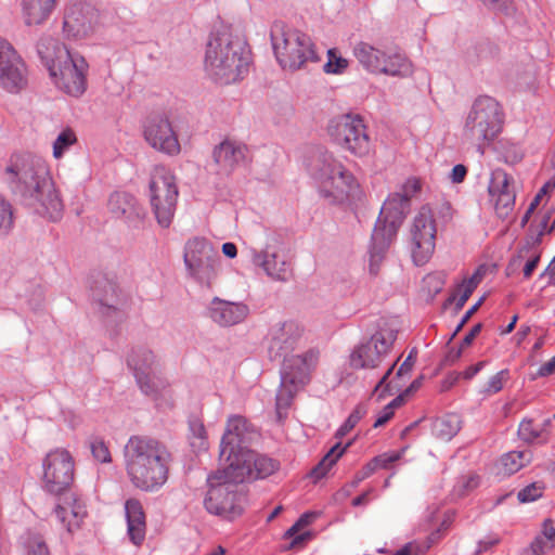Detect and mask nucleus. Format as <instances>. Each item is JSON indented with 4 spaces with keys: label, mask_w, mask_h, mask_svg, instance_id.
Here are the masks:
<instances>
[{
    "label": "nucleus",
    "mask_w": 555,
    "mask_h": 555,
    "mask_svg": "<svg viewBox=\"0 0 555 555\" xmlns=\"http://www.w3.org/2000/svg\"><path fill=\"white\" fill-rule=\"evenodd\" d=\"M545 486L541 481H534L522 488L517 498L521 503L533 502L542 496Z\"/></svg>",
    "instance_id": "09e8293b"
},
{
    "label": "nucleus",
    "mask_w": 555,
    "mask_h": 555,
    "mask_svg": "<svg viewBox=\"0 0 555 555\" xmlns=\"http://www.w3.org/2000/svg\"><path fill=\"white\" fill-rule=\"evenodd\" d=\"M89 448L91 451V454L93 459L99 463H111L112 462V455L108 449V446L105 443V441L100 437H92L90 438Z\"/></svg>",
    "instance_id": "c03bdc74"
},
{
    "label": "nucleus",
    "mask_w": 555,
    "mask_h": 555,
    "mask_svg": "<svg viewBox=\"0 0 555 555\" xmlns=\"http://www.w3.org/2000/svg\"><path fill=\"white\" fill-rule=\"evenodd\" d=\"M396 339V331L379 330L353 348L349 356L350 366L356 370H375L388 354Z\"/></svg>",
    "instance_id": "dca6fc26"
},
{
    "label": "nucleus",
    "mask_w": 555,
    "mask_h": 555,
    "mask_svg": "<svg viewBox=\"0 0 555 555\" xmlns=\"http://www.w3.org/2000/svg\"><path fill=\"white\" fill-rule=\"evenodd\" d=\"M56 496L57 502L53 509L56 519L68 532L78 530L88 515L86 503L72 491Z\"/></svg>",
    "instance_id": "b1692460"
},
{
    "label": "nucleus",
    "mask_w": 555,
    "mask_h": 555,
    "mask_svg": "<svg viewBox=\"0 0 555 555\" xmlns=\"http://www.w3.org/2000/svg\"><path fill=\"white\" fill-rule=\"evenodd\" d=\"M513 178L504 169L496 168L491 172L488 192L494 203L496 215L505 219L512 212L516 193L511 186Z\"/></svg>",
    "instance_id": "4be33fe9"
},
{
    "label": "nucleus",
    "mask_w": 555,
    "mask_h": 555,
    "mask_svg": "<svg viewBox=\"0 0 555 555\" xmlns=\"http://www.w3.org/2000/svg\"><path fill=\"white\" fill-rule=\"evenodd\" d=\"M541 537H543L548 542H553V539L555 538V527L551 519L544 520Z\"/></svg>",
    "instance_id": "338daca9"
},
{
    "label": "nucleus",
    "mask_w": 555,
    "mask_h": 555,
    "mask_svg": "<svg viewBox=\"0 0 555 555\" xmlns=\"http://www.w3.org/2000/svg\"><path fill=\"white\" fill-rule=\"evenodd\" d=\"M504 124V112L501 104L492 96L477 98L467 113L463 137L475 145L480 154L485 153L501 133Z\"/></svg>",
    "instance_id": "39448f33"
},
{
    "label": "nucleus",
    "mask_w": 555,
    "mask_h": 555,
    "mask_svg": "<svg viewBox=\"0 0 555 555\" xmlns=\"http://www.w3.org/2000/svg\"><path fill=\"white\" fill-rule=\"evenodd\" d=\"M190 430L193 437L199 440L198 446L204 447L206 439V430L203 423H201L199 421H192L190 423Z\"/></svg>",
    "instance_id": "6e6d98bb"
},
{
    "label": "nucleus",
    "mask_w": 555,
    "mask_h": 555,
    "mask_svg": "<svg viewBox=\"0 0 555 555\" xmlns=\"http://www.w3.org/2000/svg\"><path fill=\"white\" fill-rule=\"evenodd\" d=\"M508 370H502L498 372L489 379L485 391L488 393L499 392L503 388L504 383L508 379Z\"/></svg>",
    "instance_id": "3c124183"
},
{
    "label": "nucleus",
    "mask_w": 555,
    "mask_h": 555,
    "mask_svg": "<svg viewBox=\"0 0 555 555\" xmlns=\"http://www.w3.org/2000/svg\"><path fill=\"white\" fill-rule=\"evenodd\" d=\"M183 260L190 278L201 285L212 286L220 270L221 257L208 240H189L184 246Z\"/></svg>",
    "instance_id": "9d476101"
},
{
    "label": "nucleus",
    "mask_w": 555,
    "mask_h": 555,
    "mask_svg": "<svg viewBox=\"0 0 555 555\" xmlns=\"http://www.w3.org/2000/svg\"><path fill=\"white\" fill-rule=\"evenodd\" d=\"M421 190L420 180L415 178L408 179L405 183L402 185V191L400 192L402 195L408 197L410 202L411 197Z\"/></svg>",
    "instance_id": "5fc2aeb1"
},
{
    "label": "nucleus",
    "mask_w": 555,
    "mask_h": 555,
    "mask_svg": "<svg viewBox=\"0 0 555 555\" xmlns=\"http://www.w3.org/2000/svg\"><path fill=\"white\" fill-rule=\"evenodd\" d=\"M417 351L415 348H413L406 359L403 361V363L400 365L399 370L397 371V376L400 377L409 372H411L415 360H416Z\"/></svg>",
    "instance_id": "4d7b16f0"
},
{
    "label": "nucleus",
    "mask_w": 555,
    "mask_h": 555,
    "mask_svg": "<svg viewBox=\"0 0 555 555\" xmlns=\"http://www.w3.org/2000/svg\"><path fill=\"white\" fill-rule=\"evenodd\" d=\"M25 547L27 555H50L43 537L38 533L28 534Z\"/></svg>",
    "instance_id": "49530a36"
},
{
    "label": "nucleus",
    "mask_w": 555,
    "mask_h": 555,
    "mask_svg": "<svg viewBox=\"0 0 555 555\" xmlns=\"http://www.w3.org/2000/svg\"><path fill=\"white\" fill-rule=\"evenodd\" d=\"M402 452L391 451L388 453L379 454L371 460L375 469L389 468L395 462L401 457Z\"/></svg>",
    "instance_id": "8fccbe9b"
},
{
    "label": "nucleus",
    "mask_w": 555,
    "mask_h": 555,
    "mask_svg": "<svg viewBox=\"0 0 555 555\" xmlns=\"http://www.w3.org/2000/svg\"><path fill=\"white\" fill-rule=\"evenodd\" d=\"M500 542V538L498 535H489L478 542V548L476 550L475 554H481L483 552H487L492 546L496 545Z\"/></svg>",
    "instance_id": "13d9d810"
},
{
    "label": "nucleus",
    "mask_w": 555,
    "mask_h": 555,
    "mask_svg": "<svg viewBox=\"0 0 555 555\" xmlns=\"http://www.w3.org/2000/svg\"><path fill=\"white\" fill-rule=\"evenodd\" d=\"M410 232L413 261L417 266H423L434 254L437 232L433 211L428 205L420 208L413 219Z\"/></svg>",
    "instance_id": "f3484780"
},
{
    "label": "nucleus",
    "mask_w": 555,
    "mask_h": 555,
    "mask_svg": "<svg viewBox=\"0 0 555 555\" xmlns=\"http://www.w3.org/2000/svg\"><path fill=\"white\" fill-rule=\"evenodd\" d=\"M393 415V410L391 409V406H389L388 404L383 409V411H380V413L378 414L375 423H374V427H380L383 425H385Z\"/></svg>",
    "instance_id": "e2e57ef3"
},
{
    "label": "nucleus",
    "mask_w": 555,
    "mask_h": 555,
    "mask_svg": "<svg viewBox=\"0 0 555 555\" xmlns=\"http://www.w3.org/2000/svg\"><path fill=\"white\" fill-rule=\"evenodd\" d=\"M250 65V52L240 38L230 31L212 33L205 52V69L222 85L242 79Z\"/></svg>",
    "instance_id": "7ed1b4c3"
},
{
    "label": "nucleus",
    "mask_w": 555,
    "mask_h": 555,
    "mask_svg": "<svg viewBox=\"0 0 555 555\" xmlns=\"http://www.w3.org/2000/svg\"><path fill=\"white\" fill-rule=\"evenodd\" d=\"M248 307L241 302H232L212 298L208 306L209 318L220 326H233L243 322L248 315Z\"/></svg>",
    "instance_id": "cd10ccee"
},
{
    "label": "nucleus",
    "mask_w": 555,
    "mask_h": 555,
    "mask_svg": "<svg viewBox=\"0 0 555 555\" xmlns=\"http://www.w3.org/2000/svg\"><path fill=\"white\" fill-rule=\"evenodd\" d=\"M327 131L332 140L354 156H366L372 147L366 125L360 115L345 114L330 121Z\"/></svg>",
    "instance_id": "f8f14e48"
},
{
    "label": "nucleus",
    "mask_w": 555,
    "mask_h": 555,
    "mask_svg": "<svg viewBox=\"0 0 555 555\" xmlns=\"http://www.w3.org/2000/svg\"><path fill=\"white\" fill-rule=\"evenodd\" d=\"M393 238L395 237L382 233L379 229L373 230L369 260V269L371 274L376 275L378 273L385 254Z\"/></svg>",
    "instance_id": "f704fd0d"
},
{
    "label": "nucleus",
    "mask_w": 555,
    "mask_h": 555,
    "mask_svg": "<svg viewBox=\"0 0 555 555\" xmlns=\"http://www.w3.org/2000/svg\"><path fill=\"white\" fill-rule=\"evenodd\" d=\"M530 461L531 453L529 451H512L502 456L501 464L504 473L512 475L530 463Z\"/></svg>",
    "instance_id": "4c0bfd02"
},
{
    "label": "nucleus",
    "mask_w": 555,
    "mask_h": 555,
    "mask_svg": "<svg viewBox=\"0 0 555 555\" xmlns=\"http://www.w3.org/2000/svg\"><path fill=\"white\" fill-rule=\"evenodd\" d=\"M127 365L131 370L140 390L156 400L170 386L162 372L157 356L145 346L133 347L128 357Z\"/></svg>",
    "instance_id": "1a4fd4ad"
},
{
    "label": "nucleus",
    "mask_w": 555,
    "mask_h": 555,
    "mask_svg": "<svg viewBox=\"0 0 555 555\" xmlns=\"http://www.w3.org/2000/svg\"><path fill=\"white\" fill-rule=\"evenodd\" d=\"M312 176L319 183L320 195L328 204H344L361 195L358 180L328 152L318 155L312 166Z\"/></svg>",
    "instance_id": "20e7f679"
},
{
    "label": "nucleus",
    "mask_w": 555,
    "mask_h": 555,
    "mask_svg": "<svg viewBox=\"0 0 555 555\" xmlns=\"http://www.w3.org/2000/svg\"><path fill=\"white\" fill-rule=\"evenodd\" d=\"M271 41L275 57L284 69L294 72L309 61H318L310 37L298 29L275 24L271 29Z\"/></svg>",
    "instance_id": "423d86ee"
},
{
    "label": "nucleus",
    "mask_w": 555,
    "mask_h": 555,
    "mask_svg": "<svg viewBox=\"0 0 555 555\" xmlns=\"http://www.w3.org/2000/svg\"><path fill=\"white\" fill-rule=\"evenodd\" d=\"M554 543L546 541L543 537L538 535L531 542L529 548L525 551L526 555H544L547 550L553 548Z\"/></svg>",
    "instance_id": "603ef678"
},
{
    "label": "nucleus",
    "mask_w": 555,
    "mask_h": 555,
    "mask_svg": "<svg viewBox=\"0 0 555 555\" xmlns=\"http://www.w3.org/2000/svg\"><path fill=\"white\" fill-rule=\"evenodd\" d=\"M88 64L78 54H72L68 60L51 68L50 77L54 85L72 96H80L87 88L86 73Z\"/></svg>",
    "instance_id": "a211bd4d"
},
{
    "label": "nucleus",
    "mask_w": 555,
    "mask_h": 555,
    "mask_svg": "<svg viewBox=\"0 0 555 555\" xmlns=\"http://www.w3.org/2000/svg\"><path fill=\"white\" fill-rule=\"evenodd\" d=\"M366 408L364 405H357L356 409L351 412L345 423L338 428L336 431V437L341 438L346 436L365 415Z\"/></svg>",
    "instance_id": "de8ad7c7"
},
{
    "label": "nucleus",
    "mask_w": 555,
    "mask_h": 555,
    "mask_svg": "<svg viewBox=\"0 0 555 555\" xmlns=\"http://www.w3.org/2000/svg\"><path fill=\"white\" fill-rule=\"evenodd\" d=\"M42 488L53 495L70 491L74 481L75 463L70 453L56 448L42 460Z\"/></svg>",
    "instance_id": "4468645a"
},
{
    "label": "nucleus",
    "mask_w": 555,
    "mask_h": 555,
    "mask_svg": "<svg viewBox=\"0 0 555 555\" xmlns=\"http://www.w3.org/2000/svg\"><path fill=\"white\" fill-rule=\"evenodd\" d=\"M461 428V420L456 414H447L437 418L433 424V434L435 437L449 441Z\"/></svg>",
    "instance_id": "c9c22d12"
},
{
    "label": "nucleus",
    "mask_w": 555,
    "mask_h": 555,
    "mask_svg": "<svg viewBox=\"0 0 555 555\" xmlns=\"http://www.w3.org/2000/svg\"><path fill=\"white\" fill-rule=\"evenodd\" d=\"M319 360V352L310 349L302 354L283 359L281 369V386L276 392V413L282 418L289 408L295 395L309 380L311 371Z\"/></svg>",
    "instance_id": "0eeeda50"
},
{
    "label": "nucleus",
    "mask_w": 555,
    "mask_h": 555,
    "mask_svg": "<svg viewBox=\"0 0 555 555\" xmlns=\"http://www.w3.org/2000/svg\"><path fill=\"white\" fill-rule=\"evenodd\" d=\"M26 68L13 47L0 37V86L9 92H17L26 83Z\"/></svg>",
    "instance_id": "aec40b11"
},
{
    "label": "nucleus",
    "mask_w": 555,
    "mask_h": 555,
    "mask_svg": "<svg viewBox=\"0 0 555 555\" xmlns=\"http://www.w3.org/2000/svg\"><path fill=\"white\" fill-rule=\"evenodd\" d=\"M315 516L317 515L314 513L302 514L299 517V519L286 531L285 535L287 538H293V541H292L293 546L299 545L312 537L310 531H305L302 533H298V532L302 528L309 526L313 521Z\"/></svg>",
    "instance_id": "58836bf2"
},
{
    "label": "nucleus",
    "mask_w": 555,
    "mask_h": 555,
    "mask_svg": "<svg viewBox=\"0 0 555 555\" xmlns=\"http://www.w3.org/2000/svg\"><path fill=\"white\" fill-rule=\"evenodd\" d=\"M109 211L119 219L132 224L140 222L144 217V210L137 199L128 193L115 192L108 199Z\"/></svg>",
    "instance_id": "c756f323"
},
{
    "label": "nucleus",
    "mask_w": 555,
    "mask_h": 555,
    "mask_svg": "<svg viewBox=\"0 0 555 555\" xmlns=\"http://www.w3.org/2000/svg\"><path fill=\"white\" fill-rule=\"evenodd\" d=\"M280 463L267 455L258 454L248 449L231 455L227 463L228 478L233 481L263 479L274 474Z\"/></svg>",
    "instance_id": "2eb2a0df"
},
{
    "label": "nucleus",
    "mask_w": 555,
    "mask_h": 555,
    "mask_svg": "<svg viewBox=\"0 0 555 555\" xmlns=\"http://www.w3.org/2000/svg\"><path fill=\"white\" fill-rule=\"evenodd\" d=\"M483 298H480L473 307H470L466 313L463 315L461 322L456 326L454 333L451 336V339L462 330L465 323L472 318V315L478 310L480 305L482 304Z\"/></svg>",
    "instance_id": "bf43d9fd"
},
{
    "label": "nucleus",
    "mask_w": 555,
    "mask_h": 555,
    "mask_svg": "<svg viewBox=\"0 0 555 555\" xmlns=\"http://www.w3.org/2000/svg\"><path fill=\"white\" fill-rule=\"evenodd\" d=\"M14 212L12 204L0 195V236H7L13 229Z\"/></svg>",
    "instance_id": "a19ab883"
},
{
    "label": "nucleus",
    "mask_w": 555,
    "mask_h": 555,
    "mask_svg": "<svg viewBox=\"0 0 555 555\" xmlns=\"http://www.w3.org/2000/svg\"><path fill=\"white\" fill-rule=\"evenodd\" d=\"M122 455L126 474L135 489L154 493L168 481L171 453L157 439L131 436L124 447Z\"/></svg>",
    "instance_id": "f03ea898"
},
{
    "label": "nucleus",
    "mask_w": 555,
    "mask_h": 555,
    "mask_svg": "<svg viewBox=\"0 0 555 555\" xmlns=\"http://www.w3.org/2000/svg\"><path fill=\"white\" fill-rule=\"evenodd\" d=\"M250 435L247 430V422L242 416H232L228 421L225 433L221 439L220 457L225 459L228 463L230 456L236 455L243 450H248L247 443L250 440Z\"/></svg>",
    "instance_id": "a878e982"
},
{
    "label": "nucleus",
    "mask_w": 555,
    "mask_h": 555,
    "mask_svg": "<svg viewBox=\"0 0 555 555\" xmlns=\"http://www.w3.org/2000/svg\"><path fill=\"white\" fill-rule=\"evenodd\" d=\"M56 4V0H22L25 23L28 26L44 23Z\"/></svg>",
    "instance_id": "72a5a7b5"
},
{
    "label": "nucleus",
    "mask_w": 555,
    "mask_h": 555,
    "mask_svg": "<svg viewBox=\"0 0 555 555\" xmlns=\"http://www.w3.org/2000/svg\"><path fill=\"white\" fill-rule=\"evenodd\" d=\"M77 141L72 129L63 130L53 143V155L55 158L63 156L64 152Z\"/></svg>",
    "instance_id": "a18cd8bd"
},
{
    "label": "nucleus",
    "mask_w": 555,
    "mask_h": 555,
    "mask_svg": "<svg viewBox=\"0 0 555 555\" xmlns=\"http://www.w3.org/2000/svg\"><path fill=\"white\" fill-rule=\"evenodd\" d=\"M409 209L410 202L405 195L390 194L382 206L374 229H379L382 233L396 237Z\"/></svg>",
    "instance_id": "412c9836"
},
{
    "label": "nucleus",
    "mask_w": 555,
    "mask_h": 555,
    "mask_svg": "<svg viewBox=\"0 0 555 555\" xmlns=\"http://www.w3.org/2000/svg\"><path fill=\"white\" fill-rule=\"evenodd\" d=\"M150 202L157 223L168 228L175 216L178 188L175 177L165 168H156L150 182Z\"/></svg>",
    "instance_id": "ddd939ff"
},
{
    "label": "nucleus",
    "mask_w": 555,
    "mask_h": 555,
    "mask_svg": "<svg viewBox=\"0 0 555 555\" xmlns=\"http://www.w3.org/2000/svg\"><path fill=\"white\" fill-rule=\"evenodd\" d=\"M90 289L98 312L102 315H112L118 310L120 292L117 284L105 274L92 275Z\"/></svg>",
    "instance_id": "393cba45"
},
{
    "label": "nucleus",
    "mask_w": 555,
    "mask_h": 555,
    "mask_svg": "<svg viewBox=\"0 0 555 555\" xmlns=\"http://www.w3.org/2000/svg\"><path fill=\"white\" fill-rule=\"evenodd\" d=\"M518 436L522 441L527 443H532L538 440L541 442H546L544 429L540 428V426H534L531 418H525L520 422L518 427Z\"/></svg>",
    "instance_id": "ea45409f"
},
{
    "label": "nucleus",
    "mask_w": 555,
    "mask_h": 555,
    "mask_svg": "<svg viewBox=\"0 0 555 555\" xmlns=\"http://www.w3.org/2000/svg\"><path fill=\"white\" fill-rule=\"evenodd\" d=\"M125 512L129 539L134 545H141L146 532L145 514L141 502L137 499L127 500Z\"/></svg>",
    "instance_id": "2f4dec72"
},
{
    "label": "nucleus",
    "mask_w": 555,
    "mask_h": 555,
    "mask_svg": "<svg viewBox=\"0 0 555 555\" xmlns=\"http://www.w3.org/2000/svg\"><path fill=\"white\" fill-rule=\"evenodd\" d=\"M209 490L204 500L208 513L232 520L243 513V496L237 493V485L228 478L227 466L208 478Z\"/></svg>",
    "instance_id": "9b49d317"
},
{
    "label": "nucleus",
    "mask_w": 555,
    "mask_h": 555,
    "mask_svg": "<svg viewBox=\"0 0 555 555\" xmlns=\"http://www.w3.org/2000/svg\"><path fill=\"white\" fill-rule=\"evenodd\" d=\"M555 373V356L546 363L540 366L537 372L538 377L548 376Z\"/></svg>",
    "instance_id": "774afa93"
},
{
    "label": "nucleus",
    "mask_w": 555,
    "mask_h": 555,
    "mask_svg": "<svg viewBox=\"0 0 555 555\" xmlns=\"http://www.w3.org/2000/svg\"><path fill=\"white\" fill-rule=\"evenodd\" d=\"M351 442H348L345 447L338 442L333 446L330 451L324 455L320 463L311 470L310 476L314 481L323 478L327 470L337 462V460L345 453L350 447Z\"/></svg>",
    "instance_id": "e433bc0d"
},
{
    "label": "nucleus",
    "mask_w": 555,
    "mask_h": 555,
    "mask_svg": "<svg viewBox=\"0 0 555 555\" xmlns=\"http://www.w3.org/2000/svg\"><path fill=\"white\" fill-rule=\"evenodd\" d=\"M144 138L155 150L168 155H176L180 152L178 138L170 121L162 116H156L146 122Z\"/></svg>",
    "instance_id": "5701e85b"
},
{
    "label": "nucleus",
    "mask_w": 555,
    "mask_h": 555,
    "mask_svg": "<svg viewBox=\"0 0 555 555\" xmlns=\"http://www.w3.org/2000/svg\"><path fill=\"white\" fill-rule=\"evenodd\" d=\"M10 191L36 214L51 221L63 215V203L43 159L31 154H13L4 168Z\"/></svg>",
    "instance_id": "f257e3e1"
},
{
    "label": "nucleus",
    "mask_w": 555,
    "mask_h": 555,
    "mask_svg": "<svg viewBox=\"0 0 555 555\" xmlns=\"http://www.w3.org/2000/svg\"><path fill=\"white\" fill-rule=\"evenodd\" d=\"M302 330L294 321L280 322L270 327L267 337V353L270 360H283L297 348Z\"/></svg>",
    "instance_id": "6ab92c4d"
},
{
    "label": "nucleus",
    "mask_w": 555,
    "mask_h": 555,
    "mask_svg": "<svg viewBox=\"0 0 555 555\" xmlns=\"http://www.w3.org/2000/svg\"><path fill=\"white\" fill-rule=\"evenodd\" d=\"M349 62L337 53L336 49L327 51V62L323 65V70L326 74L339 75L348 68Z\"/></svg>",
    "instance_id": "37998d69"
},
{
    "label": "nucleus",
    "mask_w": 555,
    "mask_h": 555,
    "mask_svg": "<svg viewBox=\"0 0 555 555\" xmlns=\"http://www.w3.org/2000/svg\"><path fill=\"white\" fill-rule=\"evenodd\" d=\"M94 12L92 8L85 4H74L65 13L64 31L74 38L87 36L92 29Z\"/></svg>",
    "instance_id": "c85d7f7f"
},
{
    "label": "nucleus",
    "mask_w": 555,
    "mask_h": 555,
    "mask_svg": "<svg viewBox=\"0 0 555 555\" xmlns=\"http://www.w3.org/2000/svg\"><path fill=\"white\" fill-rule=\"evenodd\" d=\"M353 56L363 69L374 75L408 77L413 74L411 61L400 51L382 49L366 41L353 46Z\"/></svg>",
    "instance_id": "6e6552de"
},
{
    "label": "nucleus",
    "mask_w": 555,
    "mask_h": 555,
    "mask_svg": "<svg viewBox=\"0 0 555 555\" xmlns=\"http://www.w3.org/2000/svg\"><path fill=\"white\" fill-rule=\"evenodd\" d=\"M466 175L467 168L464 165L459 164L452 168L450 178L453 183H461L465 179Z\"/></svg>",
    "instance_id": "680f3d73"
},
{
    "label": "nucleus",
    "mask_w": 555,
    "mask_h": 555,
    "mask_svg": "<svg viewBox=\"0 0 555 555\" xmlns=\"http://www.w3.org/2000/svg\"><path fill=\"white\" fill-rule=\"evenodd\" d=\"M444 285V274L435 272L427 274L422 281V291L429 299H433L441 292Z\"/></svg>",
    "instance_id": "79ce46f5"
},
{
    "label": "nucleus",
    "mask_w": 555,
    "mask_h": 555,
    "mask_svg": "<svg viewBox=\"0 0 555 555\" xmlns=\"http://www.w3.org/2000/svg\"><path fill=\"white\" fill-rule=\"evenodd\" d=\"M481 328H482L481 323L475 324L472 327V330L463 338V340L461 343V347L464 348V347L469 346L473 343V340L475 339V337L480 333Z\"/></svg>",
    "instance_id": "69168bd1"
},
{
    "label": "nucleus",
    "mask_w": 555,
    "mask_h": 555,
    "mask_svg": "<svg viewBox=\"0 0 555 555\" xmlns=\"http://www.w3.org/2000/svg\"><path fill=\"white\" fill-rule=\"evenodd\" d=\"M472 295V288H460L448 298V302H455V309L461 310Z\"/></svg>",
    "instance_id": "864d4df0"
},
{
    "label": "nucleus",
    "mask_w": 555,
    "mask_h": 555,
    "mask_svg": "<svg viewBox=\"0 0 555 555\" xmlns=\"http://www.w3.org/2000/svg\"><path fill=\"white\" fill-rule=\"evenodd\" d=\"M247 152V146L236 141L224 140L216 145L212 151V159L217 166V173L231 175L245 162Z\"/></svg>",
    "instance_id": "bb28decb"
},
{
    "label": "nucleus",
    "mask_w": 555,
    "mask_h": 555,
    "mask_svg": "<svg viewBox=\"0 0 555 555\" xmlns=\"http://www.w3.org/2000/svg\"><path fill=\"white\" fill-rule=\"evenodd\" d=\"M374 465L370 461L360 472L354 476L353 486H358L361 481L369 478L375 472Z\"/></svg>",
    "instance_id": "052dcab7"
},
{
    "label": "nucleus",
    "mask_w": 555,
    "mask_h": 555,
    "mask_svg": "<svg viewBox=\"0 0 555 555\" xmlns=\"http://www.w3.org/2000/svg\"><path fill=\"white\" fill-rule=\"evenodd\" d=\"M397 362H398V360L395 363H392L388 367V370L385 372V374L379 378V380L377 382V384L375 385V387L373 389V393L377 392L383 386H385L384 391L389 388L390 384H387V379L392 374L393 369H395Z\"/></svg>",
    "instance_id": "0e129e2a"
},
{
    "label": "nucleus",
    "mask_w": 555,
    "mask_h": 555,
    "mask_svg": "<svg viewBox=\"0 0 555 555\" xmlns=\"http://www.w3.org/2000/svg\"><path fill=\"white\" fill-rule=\"evenodd\" d=\"M253 262L261 267L274 280L285 282L292 275L289 263L276 254H269L267 251L255 253Z\"/></svg>",
    "instance_id": "473e14b6"
},
{
    "label": "nucleus",
    "mask_w": 555,
    "mask_h": 555,
    "mask_svg": "<svg viewBox=\"0 0 555 555\" xmlns=\"http://www.w3.org/2000/svg\"><path fill=\"white\" fill-rule=\"evenodd\" d=\"M37 53L42 64L51 73L52 67H56L63 61L68 60L72 53L57 39L51 36H42L37 43Z\"/></svg>",
    "instance_id": "7c9ffc66"
}]
</instances>
